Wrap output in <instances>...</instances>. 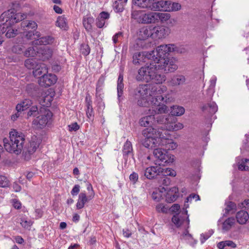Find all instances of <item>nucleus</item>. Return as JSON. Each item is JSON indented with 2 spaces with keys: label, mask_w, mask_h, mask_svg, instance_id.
Wrapping results in <instances>:
<instances>
[{
  "label": "nucleus",
  "mask_w": 249,
  "mask_h": 249,
  "mask_svg": "<svg viewBox=\"0 0 249 249\" xmlns=\"http://www.w3.org/2000/svg\"><path fill=\"white\" fill-rule=\"evenodd\" d=\"M80 191V186L78 184H76L73 187L71 191V194L73 196H75L78 195Z\"/></svg>",
  "instance_id": "obj_62"
},
{
  "label": "nucleus",
  "mask_w": 249,
  "mask_h": 249,
  "mask_svg": "<svg viewBox=\"0 0 249 249\" xmlns=\"http://www.w3.org/2000/svg\"><path fill=\"white\" fill-rule=\"evenodd\" d=\"M8 26H3L0 29L1 33L3 34L6 32L5 36L7 38H11L16 36L18 34V31L17 29H14L12 28H8Z\"/></svg>",
  "instance_id": "obj_30"
},
{
  "label": "nucleus",
  "mask_w": 249,
  "mask_h": 249,
  "mask_svg": "<svg viewBox=\"0 0 249 249\" xmlns=\"http://www.w3.org/2000/svg\"><path fill=\"white\" fill-rule=\"evenodd\" d=\"M37 27L36 23L32 20H25L21 23V29L23 31L36 30Z\"/></svg>",
  "instance_id": "obj_25"
},
{
  "label": "nucleus",
  "mask_w": 249,
  "mask_h": 249,
  "mask_svg": "<svg viewBox=\"0 0 249 249\" xmlns=\"http://www.w3.org/2000/svg\"><path fill=\"white\" fill-rule=\"evenodd\" d=\"M33 223L31 220L27 221L24 219H21L20 224L24 228H29L32 225Z\"/></svg>",
  "instance_id": "obj_57"
},
{
  "label": "nucleus",
  "mask_w": 249,
  "mask_h": 249,
  "mask_svg": "<svg viewBox=\"0 0 249 249\" xmlns=\"http://www.w3.org/2000/svg\"><path fill=\"white\" fill-rule=\"evenodd\" d=\"M174 44L161 45L158 46L156 51H152L146 53V56L147 59L152 60L157 64H160L162 66L168 65L169 68L173 65H176L172 60L167 57L169 53L176 51Z\"/></svg>",
  "instance_id": "obj_3"
},
{
  "label": "nucleus",
  "mask_w": 249,
  "mask_h": 249,
  "mask_svg": "<svg viewBox=\"0 0 249 249\" xmlns=\"http://www.w3.org/2000/svg\"><path fill=\"white\" fill-rule=\"evenodd\" d=\"M24 47L23 45L18 44L13 46L12 48V51L13 53L17 54H21L24 53Z\"/></svg>",
  "instance_id": "obj_49"
},
{
  "label": "nucleus",
  "mask_w": 249,
  "mask_h": 249,
  "mask_svg": "<svg viewBox=\"0 0 249 249\" xmlns=\"http://www.w3.org/2000/svg\"><path fill=\"white\" fill-rule=\"evenodd\" d=\"M56 26L64 30L67 28L66 19L64 17L59 16L57 19L55 24Z\"/></svg>",
  "instance_id": "obj_46"
},
{
  "label": "nucleus",
  "mask_w": 249,
  "mask_h": 249,
  "mask_svg": "<svg viewBox=\"0 0 249 249\" xmlns=\"http://www.w3.org/2000/svg\"><path fill=\"white\" fill-rule=\"evenodd\" d=\"M114 9L117 12H121L124 9V3L122 2V0H117L115 1L113 5Z\"/></svg>",
  "instance_id": "obj_48"
},
{
  "label": "nucleus",
  "mask_w": 249,
  "mask_h": 249,
  "mask_svg": "<svg viewBox=\"0 0 249 249\" xmlns=\"http://www.w3.org/2000/svg\"><path fill=\"white\" fill-rule=\"evenodd\" d=\"M26 90L28 94L32 97L37 96L39 93L38 87L33 83L27 85Z\"/></svg>",
  "instance_id": "obj_29"
},
{
  "label": "nucleus",
  "mask_w": 249,
  "mask_h": 249,
  "mask_svg": "<svg viewBox=\"0 0 249 249\" xmlns=\"http://www.w3.org/2000/svg\"><path fill=\"white\" fill-rule=\"evenodd\" d=\"M137 21L142 24L155 23V12L142 13L139 15Z\"/></svg>",
  "instance_id": "obj_12"
},
{
  "label": "nucleus",
  "mask_w": 249,
  "mask_h": 249,
  "mask_svg": "<svg viewBox=\"0 0 249 249\" xmlns=\"http://www.w3.org/2000/svg\"><path fill=\"white\" fill-rule=\"evenodd\" d=\"M164 137L161 139L160 145L165 146L167 150H174L177 147V144L172 139L171 136L167 131H164Z\"/></svg>",
  "instance_id": "obj_14"
},
{
  "label": "nucleus",
  "mask_w": 249,
  "mask_h": 249,
  "mask_svg": "<svg viewBox=\"0 0 249 249\" xmlns=\"http://www.w3.org/2000/svg\"><path fill=\"white\" fill-rule=\"evenodd\" d=\"M123 74L120 73L117 81V95L119 101L122 99V96L123 93Z\"/></svg>",
  "instance_id": "obj_31"
},
{
  "label": "nucleus",
  "mask_w": 249,
  "mask_h": 249,
  "mask_svg": "<svg viewBox=\"0 0 249 249\" xmlns=\"http://www.w3.org/2000/svg\"><path fill=\"white\" fill-rule=\"evenodd\" d=\"M156 210L159 212L166 213L167 209L164 206L163 204H159L156 206Z\"/></svg>",
  "instance_id": "obj_61"
},
{
  "label": "nucleus",
  "mask_w": 249,
  "mask_h": 249,
  "mask_svg": "<svg viewBox=\"0 0 249 249\" xmlns=\"http://www.w3.org/2000/svg\"><path fill=\"white\" fill-rule=\"evenodd\" d=\"M94 19L92 17L84 18L83 19V24L85 29L88 31H90L92 30V24L94 22Z\"/></svg>",
  "instance_id": "obj_41"
},
{
  "label": "nucleus",
  "mask_w": 249,
  "mask_h": 249,
  "mask_svg": "<svg viewBox=\"0 0 249 249\" xmlns=\"http://www.w3.org/2000/svg\"><path fill=\"white\" fill-rule=\"evenodd\" d=\"M37 49L36 46H30L24 51V55L27 57L36 56Z\"/></svg>",
  "instance_id": "obj_40"
},
{
  "label": "nucleus",
  "mask_w": 249,
  "mask_h": 249,
  "mask_svg": "<svg viewBox=\"0 0 249 249\" xmlns=\"http://www.w3.org/2000/svg\"><path fill=\"white\" fill-rule=\"evenodd\" d=\"M92 199V196H87L85 193L81 192L78 196V199L76 203L77 209H81L83 208L86 202Z\"/></svg>",
  "instance_id": "obj_23"
},
{
  "label": "nucleus",
  "mask_w": 249,
  "mask_h": 249,
  "mask_svg": "<svg viewBox=\"0 0 249 249\" xmlns=\"http://www.w3.org/2000/svg\"><path fill=\"white\" fill-rule=\"evenodd\" d=\"M9 180L4 176L0 175V187H7L9 185Z\"/></svg>",
  "instance_id": "obj_51"
},
{
  "label": "nucleus",
  "mask_w": 249,
  "mask_h": 249,
  "mask_svg": "<svg viewBox=\"0 0 249 249\" xmlns=\"http://www.w3.org/2000/svg\"><path fill=\"white\" fill-rule=\"evenodd\" d=\"M26 15L20 13H16L14 9L3 12L0 16V25L9 26L22 20Z\"/></svg>",
  "instance_id": "obj_6"
},
{
  "label": "nucleus",
  "mask_w": 249,
  "mask_h": 249,
  "mask_svg": "<svg viewBox=\"0 0 249 249\" xmlns=\"http://www.w3.org/2000/svg\"><path fill=\"white\" fill-rule=\"evenodd\" d=\"M80 51L82 54L85 56H87L90 53V49L88 44H82L80 47Z\"/></svg>",
  "instance_id": "obj_50"
},
{
  "label": "nucleus",
  "mask_w": 249,
  "mask_h": 249,
  "mask_svg": "<svg viewBox=\"0 0 249 249\" xmlns=\"http://www.w3.org/2000/svg\"><path fill=\"white\" fill-rule=\"evenodd\" d=\"M40 144V141L36 137L32 138L31 141L26 145H23V149L22 151L23 154L31 155L33 154L38 147Z\"/></svg>",
  "instance_id": "obj_11"
},
{
  "label": "nucleus",
  "mask_w": 249,
  "mask_h": 249,
  "mask_svg": "<svg viewBox=\"0 0 249 249\" xmlns=\"http://www.w3.org/2000/svg\"><path fill=\"white\" fill-rule=\"evenodd\" d=\"M42 109L43 110V114L38 116L33 122L34 124L40 128H43L46 126L48 120L51 119L53 115L52 113L49 110L45 109L44 108Z\"/></svg>",
  "instance_id": "obj_8"
},
{
  "label": "nucleus",
  "mask_w": 249,
  "mask_h": 249,
  "mask_svg": "<svg viewBox=\"0 0 249 249\" xmlns=\"http://www.w3.org/2000/svg\"><path fill=\"white\" fill-rule=\"evenodd\" d=\"M225 205L226 207L225 208V213L224 214V215H225L226 214H227L231 211L234 212L236 210V205L235 203L232 201H228L225 203Z\"/></svg>",
  "instance_id": "obj_45"
},
{
  "label": "nucleus",
  "mask_w": 249,
  "mask_h": 249,
  "mask_svg": "<svg viewBox=\"0 0 249 249\" xmlns=\"http://www.w3.org/2000/svg\"><path fill=\"white\" fill-rule=\"evenodd\" d=\"M185 109L183 107L178 106H174L171 107V116H179L184 114Z\"/></svg>",
  "instance_id": "obj_39"
},
{
  "label": "nucleus",
  "mask_w": 249,
  "mask_h": 249,
  "mask_svg": "<svg viewBox=\"0 0 249 249\" xmlns=\"http://www.w3.org/2000/svg\"><path fill=\"white\" fill-rule=\"evenodd\" d=\"M132 3L140 8L153 11L155 0H132Z\"/></svg>",
  "instance_id": "obj_21"
},
{
  "label": "nucleus",
  "mask_w": 249,
  "mask_h": 249,
  "mask_svg": "<svg viewBox=\"0 0 249 249\" xmlns=\"http://www.w3.org/2000/svg\"><path fill=\"white\" fill-rule=\"evenodd\" d=\"M236 218L239 224L244 225L249 220V214L247 212L242 210L237 213Z\"/></svg>",
  "instance_id": "obj_26"
},
{
  "label": "nucleus",
  "mask_w": 249,
  "mask_h": 249,
  "mask_svg": "<svg viewBox=\"0 0 249 249\" xmlns=\"http://www.w3.org/2000/svg\"><path fill=\"white\" fill-rule=\"evenodd\" d=\"M164 131L157 130L152 126L145 128L142 131V134L145 138H158L159 141L164 137Z\"/></svg>",
  "instance_id": "obj_10"
},
{
  "label": "nucleus",
  "mask_w": 249,
  "mask_h": 249,
  "mask_svg": "<svg viewBox=\"0 0 249 249\" xmlns=\"http://www.w3.org/2000/svg\"><path fill=\"white\" fill-rule=\"evenodd\" d=\"M170 0H161L157 1L155 0L153 11H164L170 12Z\"/></svg>",
  "instance_id": "obj_20"
},
{
  "label": "nucleus",
  "mask_w": 249,
  "mask_h": 249,
  "mask_svg": "<svg viewBox=\"0 0 249 249\" xmlns=\"http://www.w3.org/2000/svg\"><path fill=\"white\" fill-rule=\"evenodd\" d=\"M48 72V69L45 64L40 63V64L33 71L35 77L40 78L42 75H45Z\"/></svg>",
  "instance_id": "obj_24"
},
{
  "label": "nucleus",
  "mask_w": 249,
  "mask_h": 249,
  "mask_svg": "<svg viewBox=\"0 0 249 249\" xmlns=\"http://www.w3.org/2000/svg\"><path fill=\"white\" fill-rule=\"evenodd\" d=\"M56 81L57 78L55 75L48 74L40 77L39 84L41 86L48 87L54 84Z\"/></svg>",
  "instance_id": "obj_15"
},
{
  "label": "nucleus",
  "mask_w": 249,
  "mask_h": 249,
  "mask_svg": "<svg viewBox=\"0 0 249 249\" xmlns=\"http://www.w3.org/2000/svg\"><path fill=\"white\" fill-rule=\"evenodd\" d=\"M183 127V125L182 124L180 123H175V118L174 117V120L170 122V124H168L166 125V131L168 132L169 131H177L182 129Z\"/></svg>",
  "instance_id": "obj_35"
},
{
  "label": "nucleus",
  "mask_w": 249,
  "mask_h": 249,
  "mask_svg": "<svg viewBox=\"0 0 249 249\" xmlns=\"http://www.w3.org/2000/svg\"><path fill=\"white\" fill-rule=\"evenodd\" d=\"M172 221L178 228L181 225H185L184 227L186 229L180 236L181 240L189 239L192 237V235L189 233V231L187 230L189 228V225L188 216L185 217L179 216L178 214L175 215L173 216Z\"/></svg>",
  "instance_id": "obj_7"
},
{
  "label": "nucleus",
  "mask_w": 249,
  "mask_h": 249,
  "mask_svg": "<svg viewBox=\"0 0 249 249\" xmlns=\"http://www.w3.org/2000/svg\"><path fill=\"white\" fill-rule=\"evenodd\" d=\"M160 171H161L160 166H151L146 168L144 175L147 178L151 179L158 176H160Z\"/></svg>",
  "instance_id": "obj_19"
},
{
  "label": "nucleus",
  "mask_w": 249,
  "mask_h": 249,
  "mask_svg": "<svg viewBox=\"0 0 249 249\" xmlns=\"http://www.w3.org/2000/svg\"><path fill=\"white\" fill-rule=\"evenodd\" d=\"M104 81H105V78L103 76H101L98 81H97V85H96V91H99L100 90V89L102 87V86L104 84Z\"/></svg>",
  "instance_id": "obj_56"
},
{
  "label": "nucleus",
  "mask_w": 249,
  "mask_h": 249,
  "mask_svg": "<svg viewBox=\"0 0 249 249\" xmlns=\"http://www.w3.org/2000/svg\"><path fill=\"white\" fill-rule=\"evenodd\" d=\"M170 179L167 177H164L160 176V178L158 180V182L160 184L164 186L167 187L170 184ZM162 189H164L165 191H167L168 188L162 187Z\"/></svg>",
  "instance_id": "obj_44"
},
{
  "label": "nucleus",
  "mask_w": 249,
  "mask_h": 249,
  "mask_svg": "<svg viewBox=\"0 0 249 249\" xmlns=\"http://www.w3.org/2000/svg\"><path fill=\"white\" fill-rule=\"evenodd\" d=\"M129 179L131 181H133L134 183H135L138 179V175L135 172L132 173L129 176Z\"/></svg>",
  "instance_id": "obj_64"
},
{
  "label": "nucleus",
  "mask_w": 249,
  "mask_h": 249,
  "mask_svg": "<svg viewBox=\"0 0 249 249\" xmlns=\"http://www.w3.org/2000/svg\"><path fill=\"white\" fill-rule=\"evenodd\" d=\"M122 151L123 158L125 160V164L128 160H130L131 159L133 161H135L132 145L131 142L128 140L124 143Z\"/></svg>",
  "instance_id": "obj_13"
},
{
  "label": "nucleus",
  "mask_w": 249,
  "mask_h": 249,
  "mask_svg": "<svg viewBox=\"0 0 249 249\" xmlns=\"http://www.w3.org/2000/svg\"><path fill=\"white\" fill-rule=\"evenodd\" d=\"M181 8V5L178 2H172L171 1V4L170 6V12L171 11H177L179 10Z\"/></svg>",
  "instance_id": "obj_53"
},
{
  "label": "nucleus",
  "mask_w": 249,
  "mask_h": 249,
  "mask_svg": "<svg viewBox=\"0 0 249 249\" xmlns=\"http://www.w3.org/2000/svg\"><path fill=\"white\" fill-rule=\"evenodd\" d=\"M235 222V218L233 217L228 218L222 224V229L225 231L230 230Z\"/></svg>",
  "instance_id": "obj_37"
},
{
  "label": "nucleus",
  "mask_w": 249,
  "mask_h": 249,
  "mask_svg": "<svg viewBox=\"0 0 249 249\" xmlns=\"http://www.w3.org/2000/svg\"><path fill=\"white\" fill-rule=\"evenodd\" d=\"M170 15L166 13H157L155 12L156 23L160 21L161 23H164L169 20Z\"/></svg>",
  "instance_id": "obj_33"
},
{
  "label": "nucleus",
  "mask_w": 249,
  "mask_h": 249,
  "mask_svg": "<svg viewBox=\"0 0 249 249\" xmlns=\"http://www.w3.org/2000/svg\"><path fill=\"white\" fill-rule=\"evenodd\" d=\"M106 21L101 19L99 17L96 19V25L99 28H102L105 24Z\"/></svg>",
  "instance_id": "obj_58"
},
{
  "label": "nucleus",
  "mask_w": 249,
  "mask_h": 249,
  "mask_svg": "<svg viewBox=\"0 0 249 249\" xmlns=\"http://www.w3.org/2000/svg\"><path fill=\"white\" fill-rule=\"evenodd\" d=\"M86 185L87 190L89 191V195L88 196H92L93 198L94 196V193L91 184L89 182H87L86 183Z\"/></svg>",
  "instance_id": "obj_59"
},
{
  "label": "nucleus",
  "mask_w": 249,
  "mask_h": 249,
  "mask_svg": "<svg viewBox=\"0 0 249 249\" xmlns=\"http://www.w3.org/2000/svg\"><path fill=\"white\" fill-rule=\"evenodd\" d=\"M38 107L36 106H32L28 112V116H36L38 114Z\"/></svg>",
  "instance_id": "obj_52"
},
{
  "label": "nucleus",
  "mask_w": 249,
  "mask_h": 249,
  "mask_svg": "<svg viewBox=\"0 0 249 249\" xmlns=\"http://www.w3.org/2000/svg\"><path fill=\"white\" fill-rule=\"evenodd\" d=\"M123 37V33L121 32H119L117 33H116L114 36H113V41L114 44L117 43L119 42V39L122 38Z\"/></svg>",
  "instance_id": "obj_60"
},
{
  "label": "nucleus",
  "mask_w": 249,
  "mask_h": 249,
  "mask_svg": "<svg viewBox=\"0 0 249 249\" xmlns=\"http://www.w3.org/2000/svg\"><path fill=\"white\" fill-rule=\"evenodd\" d=\"M35 31L36 30H30L23 31V35L27 39H34V31ZM36 38V37H34V39Z\"/></svg>",
  "instance_id": "obj_54"
},
{
  "label": "nucleus",
  "mask_w": 249,
  "mask_h": 249,
  "mask_svg": "<svg viewBox=\"0 0 249 249\" xmlns=\"http://www.w3.org/2000/svg\"><path fill=\"white\" fill-rule=\"evenodd\" d=\"M193 199H195L196 201L199 200L200 197L198 195L195 194H191L186 198V202H191Z\"/></svg>",
  "instance_id": "obj_55"
},
{
  "label": "nucleus",
  "mask_w": 249,
  "mask_h": 249,
  "mask_svg": "<svg viewBox=\"0 0 249 249\" xmlns=\"http://www.w3.org/2000/svg\"><path fill=\"white\" fill-rule=\"evenodd\" d=\"M160 169L161 171H160V176H162L164 177H167V176L175 177L176 175V171L175 170H173L172 168H163L160 167Z\"/></svg>",
  "instance_id": "obj_43"
},
{
  "label": "nucleus",
  "mask_w": 249,
  "mask_h": 249,
  "mask_svg": "<svg viewBox=\"0 0 249 249\" xmlns=\"http://www.w3.org/2000/svg\"><path fill=\"white\" fill-rule=\"evenodd\" d=\"M144 67H141L138 71V74L136 76L138 81L145 82H152L156 84H161L165 81L166 77L164 74L160 73L158 71H163L165 73L173 72L177 69V65H172L170 67L168 65L162 66L157 64L152 60H150Z\"/></svg>",
  "instance_id": "obj_2"
},
{
  "label": "nucleus",
  "mask_w": 249,
  "mask_h": 249,
  "mask_svg": "<svg viewBox=\"0 0 249 249\" xmlns=\"http://www.w3.org/2000/svg\"><path fill=\"white\" fill-rule=\"evenodd\" d=\"M185 81V78L183 75H176L173 76L170 83L172 86L180 85L184 84Z\"/></svg>",
  "instance_id": "obj_38"
},
{
  "label": "nucleus",
  "mask_w": 249,
  "mask_h": 249,
  "mask_svg": "<svg viewBox=\"0 0 249 249\" xmlns=\"http://www.w3.org/2000/svg\"><path fill=\"white\" fill-rule=\"evenodd\" d=\"M173 120L174 117L170 115H162L159 114L155 115V125L156 124H164V127H161L162 131L166 130V125Z\"/></svg>",
  "instance_id": "obj_17"
},
{
  "label": "nucleus",
  "mask_w": 249,
  "mask_h": 249,
  "mask_svg": "<svg viewBox=\"0 0 249 249\" xmlns=\"http://www.w3.org/2000/svg\"><path fill=\"white\" fill-rule=\"evenodd\" d=\"M153 39L165 38L170 33L169 28L164 26H152Z\"/></svg>",
  "instance_id": "obj_9"
},
{
  "label": "nucleus",
  "mask_w": 249,
  "mask_h": 249,
  "mask_svg": "<svg viewBox=\"0 0 249 249\" xmlns=\"http://www.w3.org/2000/svg\"><path fill=\"white\" fill-rule=\"evenodd\" d=\"M52 54V49L47 47H37L36 57L42 61L48 60L51 57Z\"/></svg>",
  "instance_id": "obj_16"
},
{
  "label": "nucleus",
  "mask_w": 249,
  "mask_h": 249,
  "mask_svg": "<svg viewBox=\"0 0 249 249\" xmlns=\"http://www.w3.org/2000/svg\"><path fill=\"white\" fill-rule=\"evenodd\" d=\"M202 110L205 112H208L210 114H214L218 110V107L214 102H211L204 106Z\"/></svg>",
  "instance_id": "obj_32"
},
{
  "label": "nucleus",
  "mask_w": 249,
  "mask_h": 249,
  "mask_svg": "<svg viewBox=\"0 0 249 249\" xmlns=\"http://www.w3.org/2000/svg\"><path fill=\"white\" fill-rule=\"evenodd\" d=\"M55 38L51 36L41 37L36 40V44L39 45H47L54 43Z\"/></svg>",
  "instance_id": "obj_28"
},
{
  "label": "nucleus",
  "mask_w": 249,
  "mask_h": 249,
  "mask_svg": "<svg viewBox=\"0 0 249 249\" xmlns=\"http://www.w3.org/2000/svg\"><path fill=\"white\" fill-rule=\"evenodd\" d=\"M166 90L164 86H156L150 84L141 85L134 91L133 97L139 106L146 107L150 101L151 107L148 109L147 115L141 118L140 125L146 127L155 125V115L165 113L168 107L163 103L171 101L170 97L164 94Z\"/></svg>",
  "instance_id": "obj_1"
},
{
  "label": "nucleus",
  "mask_w": 249,
  "mask_h": 249,
  "mask_svg": "<svg viewBox=\"0 0 249 249\" xmlns=\"http://www.w3.org/2000/svg\"><path fill=\"white\" fill-rule=\"evenodd\" d=\"M33 103L30 99H26L17 105L16 110L18 111L25 110L28 108Z\"/></svg>",
  "instance_id": "obj_34"
},
{
  "label": "nucleus",
  "mask_w": 249,
  "mask_h": 249,
  "mask_svg": "<svg viewBox=\"0 0 249 249\" xmlns=\"http://www.w3.org/2000/svg\"><path fill=\"white\" fill-rule=\"evenodd\" d=\"M178 189L176 187H174L167 190V193L166 195V201L168 203L174 202L178 197Z\"/></svg>",
  "instance_id": "obj_22"
},
{
  "label": "nucleus",
  "mask_w": 249,
  "mask_h": 249,
  "mask_svg": "<svg viewBox=\"0 0 249 249\" xmlns=\"http://www.w3.org/2000/svg\"><path fill=\"white\" fill-rule=\"evenodd\" d=\"M40 63L35 59L28 58L25 61L24 65L27 69H32L34 71Z\"/></svg>",
  "instance_id": "obj_36"
},
{
  "label": "nucleus",
  "mask_w": 249,
  "mask_h": 249,
  "mask_svg": "<svg viewBox=\"0 0 249 249\" xmlns=\"http://www.w3.org/2000/svg\"><path fill=\"white\" fill-rule=\"evenodd\" d=\"M69 131H76L78 130L80 128L79 126L78 125V124H77V123H72V124L69 125Z\"/></svg>",
  "instance_id": "obj_63"
},
{
  "label": "nucleus",
  "mask_w": 249,
  "mask_h": 249,
  "mask_svg": "<svg viewBox=\"0 0 249 249\" xmlns=\"http://www.w3.org/2000/svg\"><path fill=\"white\" fill-rule=\"evenodd\" d=\"M238 168L242 171H249V159H243L238 165Z\"/></svg>",
  "instance_id": "obj_47"
},
{
  "label": "nucleus",
  "mask_w": 249,
  "mask_h": 249,
  "mask_svg": "<svg viewBox=\"0 0 249 249\" xmlns=\"http://www.w3.org/2000/svg\"><path fill=\"white\" fill-rule=\"evenodd\" d=\"M87 102V110L86 114L88 118L89 119H93L94 117V112L92 107V102L90 100L88 101L87 97L86 98Z\"/></svg>",
  "instance_id": "obj_42"
},
{
  "label": "nucleus",
  "mask_w": 249,
  "mask_h": 249,
  "mask_svg": "<svg viewBox=\"0 0 249 249\" xmlns=\"http://www.w3.org/2000/svg\"><path fill=\"white\" fill-rule=\"evenodd\" d=\"M25 135L20 132L13 129L9 133V140L3 139L4 147L5 150L11 153L18 155L22 152L25 144Z\"/></svg>",
  "instance_id": "obj_5"
},
{
  "label": "nucleus",
  "mask_w": 249,
  "mask_h": 249,
  "mask_svg": "<svg viewBox=\"0 0 249 249\" xmlns=\"http://www.w3.org/2000/svg\"><path fill=\"white\" fill-rule=\"evenodd\" d=\"M138 38L141 40H144L148 37L153 38L152 26H146L140 29L138 33Z\"/></svg>",
  "instance_id": "obj_18"
},
{
  "label": "nucleus",
  "mask_w": 249,
  "mask_h": 249,
  "mask_svg": "<svg viewBox=\"0 0 249 249\" xmlns=\"http://www.w3.org/2000/svg\"><path fill=\"white\" fill-rule=\"evenodd\" d=\"M148 52H147V53ZM146 52H138L134 53L133 55V63L135 65L141 64L142 62H145V59H147V57L146 56Z\"/></svg>",
  "instance_id": "obj_27"
},
{
  "label": "nucleus",
  "mask_w": 249,
  "mask_h": 249,
  "mask_svg": "<svg viewBox=\"0 0 249 249\" xmlns=\"http://www.w3.org/2000/svg\"><path fill=\"white\" fill-rule=\"evenodd\" d=\"M160 141H159L158 138H145L142 144L146 148L154 149L153 155L157 159L156 164L164 166L166 164L172 163L174 159L167 154L165 149L156 148L158 143L160 145Z\"/></svg>",
  "instance_id": "obj_4"
}]
</instances>
